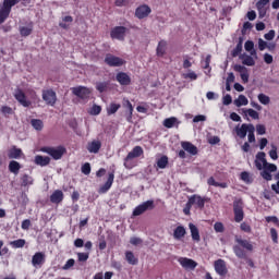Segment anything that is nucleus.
Listing matches in <instances>:
<instances>
[{
    "mask_svg": "<svg viewBox=\"0 0 279 279\" xmlns=\"http://www.w3.org/2000/svg\"><path fill=\"white\" fill-rule=\"evenodd\" d=\"M43 151L51 156L54 160H60L64 156V147H44Z\"/></svg>",
    "mask_w": 279,
    "mask_h": 279,
    "instance_id": "obj_5",
    "label": "nucleus"
},
{
    "mask_svg": "<svg viewBox=\"0 0 279 279\" xmlns=\"http://www.w3.org/2000/svg\"><path fill=\"white\" fill-rule=\"evenodd\" d=\"M119 108H121L120 104L111 102L107 107V114H108V117H110L112 114H117V112L119 111Z\"/></svg>",
    "mask_w": 279,
    "mask_h": 279,
    "instance_id": "obj_38",
    "label": "nucleus"
},
{
    "mask_svg": "<svg viewBox=\"0 0 279 279\" xmlns=\"http://www.w3.org/2000/svg\"><path fill=\"white\" fill-rule=\"evenodd\" d=\"M157 169H167V166L169 165V157L161 156L159 159H157Z\"/></svg>",
    "mask_w": 279,
    "mask_h": 279,
    "instance_id": "obj_37",
    "label": "nucleus"
},
{
    "mask_svg": "<svg viewBox=\"0 0 279 279\" xmlns=\"http://www.w3.org/2000/svg\"><path fill=\"white\" fill-rule=\"evenodd\" d=\"M204 206H206V197L194 194L189 197L187 203L183 208V213L184 215H191V208H195L196 210H204Z\"/></svg>",
    "mask_w": 279,
    "mask_h": 279,
    "instance_id": "obj_1",
    "label": "nucleus"
},
{
    "mask_svg": "<svg viewBox=\"0 0 279 279\" xmlns=\"http://www.w3.org/2000/svg\"><path fill=\"white\" fill-rule=\"evenodd\" d=\"M256 132L259 136H264V134H267V128L264 124H257Z\"/></svg>",
    "mask_w": 279,
    "mask_h": 279,
    "instance_id": "obj_55",
    "label": "nucleus"
},
{
    "mask_svg": "<svg viewBox=\"0 0 279 279\" xmlns=\"http://www.w3.org/2000/svg\"><path fill=\"white\" fill-rule=\"evenodd\" d=\"M21 156H23V150H21V148L13 147L9 151V158L19 160Z\"/></svg>",
    "mask_w": 279,
    "mask_h": 279,
    "instance_id": "obj_35",
    "label": "nucleus"
},
{
    "mask_svg": "<svg viewBox=\"0 0 279 279\" xmlns=\"http://www.w3.org/2000/svg\"><path fill=\"white\" fill-rule=\"evenodd\" d=\"M257 99L263 106H269V104L271 102V98H269V96L265 94H258Z\"/></svg>",
    "mask_w": 279,
    "mask_h": 279,
    "instance_id": "obj_48",
    "label": "nucleus"
},
{
    "mask_svg": "<svg viewBox=\"0 0 279 279\" xmlns=\"http://www.w3.org/2000/svg\"><path fill=\"white\" fill-rule=\"evenodd\" d=\"M167 51V41L161 40L157 46V56L162 57Z\"/></svg>",
    "mask_w": 279,
    "mask_h": 279,
    "instance_id": "obj_42",
    "label": "nucleus"
},
{
    "mask_svg": "<svg viewBox=\"0 0 279 279\" xmlns=\"http://www.w3.org/2000/svg\"><path fill=\"white\" fill-rule=\"evenodd\" d=\"M253 126L254 124H247V123H243L240 128L236 126L235 128L236 136H239V138H245V136H247V133Z\"/></svg>",
    "mask_w": 279,
    "mask_h": 279,
    "instance_id": "obj_17",
    "label": "nucleus"
},
{
    "mask_svg": "<svg viewBox=\"0 0 279 279\" xmlns=\"http://www.w3.org/2000/svg\"><path fill=\"white\" fill-rule=\"evenodd\" d=\"M233 213H234V221H236V223H241V221L245 217V214L243 213V201L242 199H235L233 202Z\"/></svg>",
    "mask_w": 279,
    "mask_h": 279,
    "instance_id": "obj_2",
    "label": "nucleus"
},
{
    "mask_svg": "<svg viewBox=\"0 0 279 279\" xmlns=\"http://www.w3.org/2000/svg\"><path fill=\"white\" fill-rule=\"evenodd\" d=\"M9 171L14 173V175H19V171H21V163L19 161L12 160L9 163Z\"/></svg>",
    "mask_w": 279,
    "mask_h": 279,
    "instance_id": "obj_31",
    "label": "nucleus"
},
{
    "mask_svg": "<svg viewBox=\"0 0 279 279\" xmlns=\"http://www.w3.org/2000/svg\"><path fill=\"white\" fill-rule=\"evenodd\" d=\"M45 260H46L45 253L37 252L32 257V265H33V267L38 269L39 267H43V265H45Z\"/></svg>",
    "mask_w": 279,
    "mask_h": 279,
    "instance_id": "obj_15",
    "label": "nucleus"
},
{
    "mask_svg": "<svg viewBox=\"0 0 279 279\" xmlns=\"http://www.w3.org/2000/svg\"><path fill=\"white\" fill-rule=\"evenodd\" d=\"M222 104H223V106H230V104H232V96H230V94H227L222 98Z\"/></svg>",
    "mask_w": 279,
    "mask_h": 279,
    "instance_id": "obj_60",
    "label": "nucleus"
},
{
    "mask_svg": "<svg viewBox=\"0 0 279 279\" xmlns=\"http://www.w3.org/2000/svg\"><path fill=\"white\" fill-rule=\"evenodd\" d=\"M234 71H236V73H240L241 80L242 82H244V84H247V82H250V72L247 71V68H245V65L235 64Z\"/></svg>",
    "mask_w": 279,
    "mask_h": 279,
    "instance_id": "obj_16",
    "label": "nucleus"
},
{
    "mask_svg": "<svg viewBox=\"0 0 279 279\" xmlns=\"http://www.w3.org/2000/svg\"><path fill=\"white\" fill-rule=\"evenodd\" d=\"M143 147L141 146H135L129 154L128 156L131 157L133 160L134 158H141L143 156Z\"/></svg>",
    "mask_w": 279,
    "mask_h": 279,
    "instance_id": "obj_28",
    "label": "nucleus"
},
{
    "mask_svg": "<svg viewBox=\"0 0 279 279\" xmlns=\"http://www.w3.org/2000/svg\"><path fill=\"white\" fill-rule=\"evenodd\" d=\"M21 181L22 186H32V184H34V179L28 174L22 175Z\"/></svg>",
    "mask_w": 279,
    "mask_h": 279,
    "instance_id": "obj_45",
    "label": "nucleus"
},
{
    "mask_svg": "<svg viewBox=\"0 0 279 279\" xmlns=\"http://www.w3.org/2000/svg\"><path fill=\"white\" fill-rule=\"evenodd\" d=\"M178 263L181 265V267H183V269L193 271V269H195V267H197V262L189 258V257H180L178 259Z\"/></svg>",
    "mask_w": 279,
    "mask_h": 279,
    "instance_id": "obj_13",
    "label": "nucleus"
},
{
    "mask_svg": "<svg viewBox=\"0 0 279 279\" xmlns=\"http://www.w3.org/2000/svg\"><path fill=\"white\" fill-rule=\"evenodd\" d=\"M96 90L98 93H106L108 90V82H99L96 84Z\"/></svg>",
    "mask_w": 279,
    "mask_h": 279,
    "instance_id": "obj_50",
    "label": "nucleus"
},
{
    "mask_svg": "<svg viewBox=\"0 0 279 279\" xmlns=\"http://www.w3.org/2000/svg\"><path fill=\"white\" fill-rule=\"evenodd\" d=\"M32 32H34V25L33 24H28L27 26L20 27L21 36L27 37L32 34Z\"/></svg>",
    "mask_w": 279,
    "mask_h": 279,
    "instance_id": "obj_40",
    "label": "nucleus"
},
{
    "mask_svg": "<svg viewBox=\"0 0 279 279\" xmlns=\"http://www.w3.org/2000/svg\"><path fill=\"white\" fill-rule=\"evenodd\" d=\"M233 252L235 254V256H238V258H246V254L245 251H243V248H241V245H234L233 246Z\"/></svg>",
    "mask_w": 279,
    "mask_h": 279,
    "instance_id": "obj_46",
    "label": "nucleus"
},
{
    "mask_svg": "<svg viewBox=\"0 0 279 279\" xmlns=\"http://www.w3.org/2000/svg\"><path fill=\"white\" fill-rule=\"evenodd\" d=\"M180 125V122L178 121V118L171 117L163 120V126L171 129V128H178Z\"/></svg>",
    "mask_w": 279,
    "mask_h": 279,
    "instance_id": "obj_26",
    "label": "nucleus"
},
{
    "mask_svg": "<svg viewBox=\"0 0 279 279\" xmlns=\"http://www.w3.org/2000/svg\"><path fill=\"white\" fill-rule=\"evenodd\" d=\"M149 14H151V8L147 4H141L135 10V16L136 19H140V21L143 19H147Z\"/></svg>",
    "mask_w": 279,
    "mask_h": 279,
    "instance_id": "obj_10",
    "label": "nucleus"
},
{
    "mask_svg": "<svg viewBox=\"0 0 279 279\" xmlns=\"http://www.w3.org/2000/svg\"><path fill=\"white\" fill-rule=\"evenodd\" d=\"M99 149H101V141L99 140H94L87 144L89 154H99Z\"/></svg>",
    "mask_w": 279,
    "mask_h": 279,
    "instance_id": "obj_21",
    "label": "nucleus"
},
{
    "mask_svg": "<svg viewBox=\"0 0 279 279\" xmlns=\"http://www.w3.org/2000/svg\"><path fill=\"white\" fill-rule=\"evenodd\" d=\"M189 229L192 240L195 241V243H199V241H202V238L199 236V229L197 228V226H195L193 222H190Z\"/></svg>",
    "mask_w": 279,
    "mask_h": 279,
    "instance_id": "obj_23",
    "label": "nucleus"
},
{
    "mask_svg": "<svg viewBox=\"0 0 279 279\" xmlns=\"http://www.w3.org/2000/svg\"><path fill=\"white\" fill-rule=\"evenodd\" d=\"M81 171L84 173V175H90V163H84L81 168Z\"/></svg>",
    "mask_w": 279,
    "mask_h": 279,
    "instance_id": "obj_58",
    "label": "nucleus"
},
{
    "mask_svg": "<svg viewBox=\"0 0 279 279\" xmlns=\"http://www.w3.org/2000/svg\"><path fill=\"white\" fill-rule=\"evenodd\" d=\"M43 99L47 104V106H56V102L58 101V96L52 89H46L43 92Z\"/></svg>",
    "mask_w": 279,
    "mask_h": 279,
    "instance_id": "obj_6",
    "label": "nucleus"
},
{
    "mask_svg": "<svg viewBox=\"0 0 279 279\" xmlns=\"http://www.w3.org/2000/svg\"><path fill=\"white\" fill-rule=\"evenodd\" d=\"M131 245H141L143 243V240L141 238L133 236L130 239Z\"/></svg>",
    "mask_w": 279,
    "mask_h": 279,
    "instance_id": "obj_62",
    "label": "nucleus"
},
{
    "mask_svg": "<svg viewBox=\"0 0 279 279\" xmlns=\"http://www.w3.org/2000/svg\"><path fill=\"white\" fill-rule=\"evenodd\" d=\"M183 80H191V82H195L197 80V74L193 71H189V73L182 74Z\"/></svg>",
    "mask_w": 279,
    "mask_h": 279,
    "instance_id": "obj_51",
    "label": "nucleus"
},
{
    "mask_svg": "<svg viewBox=\"0 0 279 279\" xmlns=\"http://www.w3.org/2000/svg\"><path fill=\"white\" fill-rule=\"evenodd\" d=\"M254 56L244 54L242 56V63L245 66H254L256 64V61L254 60Z\"/></svg>",
    "mask_w": 279,
    "mask_h": 279,
    "instance_id": "obj_36",
    "label": "nucleus"
},
{
    "mask_svg": "<svg viewBox=\"0 0 279 279\" xmlns=\"http://www.w3.org/2000/svg\"><path fill=\"white\" fill-rule=\"evenodd\" d=\"M235 242L238 243V245H240V247H243L244 250H247L248 252H252V250H254V246L247 240H243V239L238 238L235 240Z\"/></svg>",
    "mask_w": 279,
    "mask_h": 279,
    "instance_id": "obj_30",
    "label": "nucleus"
},
{
    "mask_svg": "<svg viewBox=\"0 0 279 279\" xmlns=\"http://www.w3.org/2000/svg\"><path fill=\"white\" fill-rule=\"evenodd\" d=\"M73 95L80 97V99H88L90 97V88L84 86H77L72 88Z\"/></svg>",
    "mask_w": 279,
    "mask_h": 279,
    "instance_id": "obj_11",
    "label": "nucleus"
},
{
    "mask_svg": "<svg viewBox=\"0 0 279 279\" xmlns=\"http://www.w3.org/2000/svg\"><path fill=\"white\" fill-rule=\"evenodd\" d=\"M244 49H245V51L251 53V56H253V58H255V60H258V54L254 50V41H252V40L245 41Z\"/></svg>",
    "mask_w": 279,
    "mask_h": 279,
    "instance_id": "obj_27",
    "label": "nucleus"
},
{
    "mask_svg": "<svg viewBox=\"0 0 279 279\" xmlns=\"http://www.w3.org/2000/svg\"><path fill=\"white\" fill-rule=\"evenodd\" d=\"M267 154L265 151H259L255 156V167L258 171H263V167H267Z\"/></svg>",
    "mask_w": 279,
    "mask_h": 279,
    "instance_id": "obj_8",
    "label": "nucleus"
},
{
    "mask_svg": "<svg viewBox=\"0 0 279 279\" xmlns=\"http://www.w3.org/2000/svg\"><path fill=\"white\" fill-rule=\"evenodd\" d=\"M234 106H236V108H241V106H247V104H250V100H247V97H245V95H240L234 101H233Z\"/></svg>",
    "mask_w": 279,
    "mask_h": 279,
    "instance_id": "obj_34",
    "label": "nucleus"
},
{
    "mask_svg": "<svg viewBox=\"0 0 279 279\" xmlns=\"http://www.w3.org/2000/svg\"><path fill=\"white\" fill-rule=\"evenodd\" d=\"M265 40H271L276 38V31L271 29L267 34L264 35Z\"/></svg>",
    "mask_w": 279,
    "mask_h": 279,
    "instance_id": "obj_61",
    "label": "nucleus"
},
{
    "mask_svg": "<svg viewBox=\"0 0 279 279\" xmlns=\"http://www.w3.org/2000/svg\"><path fill=\"white\" fill-rule=\"evenodd\" d=\"M89 256L90 255L88 253H77L78 263H86Z\"/></svg>",
    "mask_w": 279,
    "mask_h": 279,
    "instance_id": "obj_57",
    "label": "nucleus"
},
{
    "mask_svg": "<svg viewBox=\"0 0 279 279\" xmlns=\"http://www.w3.org/2000/svg\"><path fill=\"white\" fill-rule=\"evenodd\" d=\"M125 260L129 263V265H138V258H136L134 253L131 251L125 252Z\"/></svg>",
    "mask_w": 279,
    "mask_h": 279,
    "instance_id": "obj_32",
    "label": "nucleus"
},
{
    "mask_svg": "<svg viewBox=\"0 0 279 279\" xmlns=\"http://www.w3.org/2000/svg\"><path fill=\"white\" fill-rule=\"evenodd\" d=\"M89 114H92L93 117L101 114V106L93 105V107L89 110Z\"/></svg>",
    "mask_w": 279,
    "mask_h": 279,
    "instance_id": "obj_52",
    "label": "nucleus"
},
{
    "mask_svg": "<svg viewBox=\"0 0 279 279\" xmlns=\"http://www.w3.org/2000/svg\"><path fill=\"white\" fill-rule=\"evenodd\" d=\"M215 271L218 274V276H221L222 278L228 276V266L226 265V260L223 259H217L214 263Z\"/></svg>",
    "mask_w": 279,
    "mask_h": 279,
    "instance_id": "obj_12",
    "label": "nucleus"
},
{
    "mask_svg": "<svg viewBox=\"0 0 279 279\" xmlns=\"http://www.w3.org/2000/svg\"><path fill=\"white\" fill-rule=\"evenodd\" d=\"M125 34H128V28L124 26H116L111 29L110 36L116 40H125Z\"/></svg>",
    "mask_w": 279,
    "mask_h": 279,
    "instance_id": "obj_7",
    "label": "nucleus"
},
{
    "mask_svg": "<svg viewBox=\"0 0 279 279\" xmlns=\"http://www.w3.org/2000/svg\"><path fill=\"white\" fill-rule=\"evenodd\" d=\"M240 179L242 180V182H245V184H252L254 182V178L247 171L241 172Z\"/></svg>",
    "mask_w": 279,
    "mask_h": 279,
    "instance_id": "obj_39",
    "label": "nucleus"
},
{
    "mask_svg": "<svg viewBox=\"0 0 279 279\" xmlns=\"http://www.w3.org/2000/svg\"><path fill=\"white\" fill-rule=\"evenodd\" d=\"M50 161L51 159L49 157H44L40 155H37L35 157V162L39 165V167H47V165H49Z\"/></svg>",
    "mask_w": 279,
    "mask_h": 279,
    "instance_id": "obj_33",
    "label": "nucleus"
},
{
    "mask_svg": "<svg viewBox=\"0 0 279 279\" xmlns=\"http://www.w3.org/2000/svg\"><path fill=\"white\" fill-rule=\"evenodd\" d=\"M31 125L34 128V130H37V132H40V130H43V128H45L43 120H39V119H33L31 121Z\"/></svg>",
    "mask_w": 279,
    "mask_h": 279,
    "instance_id": "obj_44",
    "label": "nucleus"
},
{
    "mask_svg": "<svg viewBox=\"0 0 279 279\" xmlns=\"http://www.w3.org/2000/svg\"><path fill=\"white\" fill-rule=\"evenodd\" d=\"M182 149L187 151L191 156H197V146L193 145L191 142H182L181 143Z\"/></svg>",
    "mask_w": 279,
    "mask_h": 279,
    "instance_id": "obj_22",
    "label": "nucleus"
},
{
    "mask_svg": "<svg viewBox=\"0 0 279 279\" xmlns=\"http://www.w3.org/2000/svg\"><path fill=\"white\" fill-rule=\"evenodd\" d=\"M25 243H26V241L24 239H19V240H14V241L10 242V245L14 250H19V248L25 247Z\"/></svg>",
    "mask_w": 279,
    "mask_h": 279,
    "instance_id": "obj_43",
    "label": "nucleus"
},
{
    "mask_svg": "<svg viewBox=\"0 0 279 279\" xmlns=\"http://www.w3.org/2000/svg\"><path fill=\"white\" fill-rule=\"evenodd\" d=\"M105 62L108 66H123L125 64V60L110 53L106 56Z\"/></svg>",
    "mask_w": 279,
    "mask_h": 279,
    "instance_id": "obj_9",
    "label": "nucleus"
},
{
    "mask_svg": "<svg viewBox=\"0 0 279 279\" xmlns=\"http://www.w3.org/2000/svg\"><path fill=\"white\" fill-rule=\"evenodd\" d=\"M276 171H278V166H276L274 163H268L263 167L260 175L267 182H271V180L274 179L271 173H276Z\"/></svg>",
    "mask_w": 279,
    "mask_h": 279,
    "instance_id": "obj_4",
    "label": "nucleus"
},
{
    "mask_svg": "<svg viewBox=\"0 0 279 279\" xmlns=\"http://www.w3.org/2000/svg\"><path fill=\"white\" fill-rule=\"evenodd\" d=\"M269 4V0H259L256 3V8L258 10L259 19H265L267 14V5Z\"/></svg>",
    "mask_w": 279,
    "mask_h": 279,
    "instance_id": "obj_20",
    "label": "nucleus"
},
{
    "mask_svg": "<svg viewBox=\"0 0 279 279\" xmlns=\"http://www.w3.org/2000/svg\"><path fill=\"white\" fill-rule=\"evenodd\" d=\"M268 43L263 40L262 38L258 39V49L259 51H265L267 48Z\"/></svg>",
    "mask_w": 279,
    "mask_h": 279,
    "instance_id": "obj_59",
    "label": "nucleus"
},
{
    "mask_svg": "<svg viewBox=\"0 0 279 279\" xmlns=\"http://www.w3.org/2000/svg\"><path fill=\"white\" fill-rule=\"evenodd\" d=\"M214 230H215V232H223V223H221V222H216L215 225H214Z\"/></svg>",
    "mask_w": 279,
    "mask_h": 279,
    "instance_id": "obj_64",
    "label": "nucleus"
},
{
    "mask_svg": "<svg viewBox=\"0 0 279 279\" xmlns=\"http://www.w3.org/2000/svg\"><path fill=\"white\" fill-rule=\"evenodd\" d=\"M14 97L16 101L21 104V106H24V108H29V106H32V101L27 99V96H25V93H23V90L16 89L14 92Z\"/></svg>",
    "mask_w": 279,
    "mask_h": 279,
    "instance_id": "obj_14",
    "label": "nucleus"
},
{
    "mask_svg": "<svg viewBox=\"0 0 279 279\" xmlns=\"http://www.w3.org/2000/svg\"><path fill=\"white\" fill-rule=\"evenodd\" d=\"M154 201H146L138 206H136L133 210V217H141L144 213H147V210H154Z\"/></svg>",
    "mask_w": 279,
    "mask_h": 279,
    "instance_id": "obj_3",
    "label": "nucleus"
},
{
    "mask_svg": "<svg viewBox=\"0 0 279 279\" xmlns=\"http://www.w3.org/2000/svg\"><path fill=\"white\" fill-rule=\"evenodd\" d=\"M116 80L121 86H130V84H132V78L125 72H119L116 75Z\"/></svg>",
    "mask_w": 279,
    "mask_h": 279,
    "instance_id": "obj_18",
    "label": "nucleus"
},
{
    "mask_svg": "<svg viewBox=\"0 0 279 279\" xmlns=\"http://www.w3.org/2000/svg\"><path fill=\"white\" fill-rule=\"evenodd\" d=\"M124 167L125 169H134V167H136V161H134V159L130 156H126L124 158Z\"/></svg>",
    "mask_w": 279,
    "mask_h": 279,
    "instance_id": "obj_47",
    "label": "nucleus"
},
{
    "mask_svg": "<svg viewBox=\"0 0 279 279\" xmlns=\"http://www.w3.org/2000/svg\"><path fill=\"white\" fill-rule=\"evenodd\" d=\"M270 235L274 243H278V231L274 228L270 229Z\"/></svg>",
    "mask_w": 279,
    "mask_h": 279,
    "instance_id": "obj_63",
    "label": "nucleus"
},
{
    "mask_svg": "<svg viewBox=\"0 0 279 279\" xmlns=\"http://www.w3.org/2000/svg\"><path fill=\"white\" fill-rule=\"evenodd\" d=\"M19 1L20 0H4L2 5L9 10H12V8H14Z\"/></svg>",
    "mask_w": 279,
    "mask_h": 279,
    "instance_id": "obj_54",
    "label": "nucleus"
},
{
    "mask_svg": "<svg viewBox=\"0 0 279 279\" xmlns=\"http://www.w3.org/2000/svg\"><path fill=\"white\" fill-rule=\"evenodd\" d=\"M254 132H256V128L253 125L251 126L247 135L248 143H256V135H254Z\"/></svg>",
    "mask_w": 279,
    "mask_h": 279,
    "instance_id": "obj_53",
    "label": "nucleus"
},
{
    "mask_svg": "<svg viewBox=\"0 0 279 279\" xmlns=\"http://www.w3.org/2000/svg\"><path fill=\"white\" fill-rule=\"evenodd\" d=\"M242 112H243L244 117H251V119H254V120L259 119L258 112L254 109H242Z\"/></svg>",
    "mask_w": 279,
    "mask_h": 279,
    "instance_id": "obj_41",
    "label": "nucleus"
},
{
    "mask_svg": "<svg viewBox=\"0 0 279 279\" xmlns=\"http://www.w3.org/2000/svg\"><path fill=\"white\" fill-rule=\"evenodd\" d=\"M184 236H186V229L184 226H178L173 231V239H175V241H182Z\"/></svg>",
    "mask_w": 279,
    "mask_h": 279,
    "instance_id": "obj_24",
    "label": "nucleus"
},
{
    "mask_svg": "<svg viewBox=\"0 0 279 279\" xmlns=\"http://www.w3.org/2000/svg\"><path fill=\"white\" fill-rule=\"evenodd\" d=\"M10 12H12V10L8 9L7 7H0V25L5 23V20L10 16Z\"/></svg>",
    "mask_w": 279,
    "mask_h": 279,
    "instance_id": "obj_29",
    "label": "nucleus"
},
{
    "mask_svg": "<svg viewBox=\"0 0 279 279\" xmlns=\"http://www.w3.org/2000/svg\"><path fill=\"white\" fill-rule=\"evenodd\" d=\"M62 199H64V193L61 190H57L50 195V202L52 204H60Z\"/></svg>",
    "mask_w": 279,
    "mask_h": 279,
    "instance_id": "obj_25",
    "label": "nucleus"
},
{
    "mask_svg": "<svg viewBox=\"0 0 279 279\" xmlns=\"http://www.w3.org/2000/svg\"><path fill=\"white\" fill-rule=\"evenodd\" d=\"M269 156L271 160H276L278 158V147H276V145H271V150L269 151Z\"/></svg>",
    "mask_w": 279,
    "mask_h": 279,
    "instance_id": "obj_56",
    "label": "nucleus"
},
{
    "mask_svg": "<svg viewBox=\"0 0 279 279\" xmlns=\"http://www.w3.org/2000/svg\"><path fill=\"white\" fill-rule=\"evenodd\" d=\"M114 182V173H109L108 180L107 182L100 186V189L98 190V193H100V195L106 194L107 192L110 191V189L112 187V183Z\"/></svg>",
    "mask_w": 279,
    "mask_h": 279,
    "instance_id": "obj_19",
    "label": "nucleus"
},
{
    "mask_svg": "<svg viewBox=\"0 0 279 279\" xmlns=\"http://www.w3.org/2000/svg\"><path fill=\"white\" fill-rule=\"evenodd\" d=\"M211 56L207 54L205 60L202 61V68L205 69V71H207V73H210V60H211Z\"/></svg>",
    "mask_w": 279,
    "mask_h": 279,
    "instance_id": "obj_49",
    "label": "nucleus"
}]
</instances>
